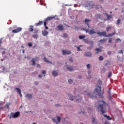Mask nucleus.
Masks as SVG:
<instances>
[{"label": "nucleus", "mask_w": 124, "mask_h": 124, "mask_svg": "<svg viewBox=\"0 0 124 124\" xmlns=\"http://www.w3.org/2000/svg\"><path fill=\"white\" fill-rule=\"evenodd\" d=\"M111 76H112V72H109L108 75V78H110Z\"/></svg>", "instance_id": "34"}, {"label": "nucleus", "mask_w": 124, "mask_h": 124, "mask_svg": "<svg viewBox=\"0 0 124 124\" xmlns=\"http://www.w3.org/2000/svg\"><path fill=\"white\" fill-rule=\"evenodd\" d=\"M54 18H55V16H48L45 19L44 21L46 22H48V21H51V20H53Z\"/></svg>", "instance_id": "13"}, {"label": "nucleus", "mask_w": 124, "mask_h": 124, "mask_svg": "<svg viewBox=\"0 0 124 124\" xmlns=\"http://www.w3.org/2000/svg\"><path fill=\"white\" fill-rule=\"evenodd\" d=\"M92 123H93V124H97V122H95V118H94V117L92 118Z\"/></svg>", "instance_id": "32"}, {"label": "nucleus", "mask_w": 124, "mask_h": 124, "mask_svg": "<svg viewBox=\"0 0 124 124\" xmlns=\"http://www.w3.org/2000/svg\"><path fill=\"white\" fill-rule=\"evenodd\" d=\"M91 21V19H88L87 18L85 19L84 21L85 25H87V27L89 28L90 29L91 28V27L90 26V22Z\"/></svg>", "instance_id": "8"}, {"label": "nucleus", "mask_w": 124, "mask_h": 124, "mask_svg": "<svg viewBox=\"0 0 124 124\" xmlns=\"http://www.w3.org/2000/svg\"><path fill=\"white\" fill-rule=\"evenodd\" d=\"M86 95H87V96H89V97H90L91 98H93V97H94V96H93V95L90 93H86Z\"/></svg>", "instance_id": "19"}, {"label": "nucleus", "mask_w": 124, "mask_h": 124, "mask_svg": "<svg viewBox=\"0 0 124 124\" xmlns=\"http://www.w3.org/2000/svg\"><path fill=\"white\" fill-rule=\"evenodd\" d=\"M68 82L70 83V84H72V83H73V80H72L71 79H69L68 80Z\"/></svg>", "instance_id": "48"}, {"label": "nucleus", "mask_w": 124, "mask_h": 124, "mask_svg": "<svg viewBox=\"0 0 124 124\" xmlns=\"http://www.w3.org/2000/svg\"><path fill=\"white\" fill-rule=\"evenodd\" d=\"M69 61L70 62H73V59H72V57L69 58Z\"/></svg>", "instance_id": "47"}, {"label": "nucleus", "mask_w": 124, "mask_h": 124, "mask_svg": "<svg viewBox=\"0 0 124 124\" xmlns=\"http://www.w3.org/2000/svg\"><path fill=\"white\" fill-rule=\"evenodd\" d=\"M63 37H64L65 38H66L67 37V34L66 33H64L63 34Z\"/></svg>", "instance_id": "44"}, {"label": "nucleus", "mask_w": 124, "mask_h": 124, "mask_svg": "<svg viewBox=\"0 0 124 124\" xmlns=\"http://www.w3.org/2000/svg\"><path fill=\"white\" fill-rule=\"evenodd\" d=\"M99 60L100 61H103L104 60V58H103V56H100L99 57Z\"/></svg>", "instance_id": "39"}, {"label": "nucleus", "mask_w": 124, "mask_h": 124, "mask_svg": "<svg viewBox=\"0 0 124 124\" xmlns=\"http://www.w3.org/2000/svg\"><path fill=\"white\" fill-rule=\"evenodd\" d=\"M104 118H106V119H107V120H108V121H111V120H112L111 117H110V116L107 115V114H104Z\"/></svg>", "instance_id": "21"}, {"label": "nucleus", "mask_w": 124, "mask_h": 124, "mask_svg": "<svg viewBox=\"0 0 124 124\" xmlns=\"http://www.w3.org/2000/svg\"><path fill=\"white\" fill-rule=\"evenodd\" d=\"M84 55L85 57H92V56H93V54H92V52H91L90 51H87V52H85Z\"/></svg>", "instance_id": "12"}, {"label": "nucleus", "mask_w": 124, "mask_h": 124, "mask_svg": "<svg viewBox=\"0 0 124 124\" xmlns=\"http://www.w3.org/2000/svg\"><path fill=\"white\" fill-rule=\"evenodd\" d=\"M86 95H87V96H89V97H90L91 98H93V97H94V96H93V95L90 93H86Z\"/></svg>", "instance_id": "18"}, {"label": "nucleus", "mask_w": 124, "mask_h": 124, "mask_svg": "<svg viewBox=\"0 0 124 124\" xmlns=\"http://www.w3.org/2000/svg\"><path fill=\"white\" fill-rule=\"evenodd\" d=\"M22 31V28L21 27H18L16 29H14L12 31V32L14 33H17V32H19Z\"/></svg>", "instance_id": "7"}, {"label": "nucleus", "mask_w": 124, "mask_h": 124, "mask_svg": "<svg viewBox=\"0 0 124 124\" xmlns=\"http://www.w3.org/2000/svg\"><path fill=\"white\" fill-rule=\"evenodd\" d=\"M5 107V108H7L8 109V108H9V104H6Z\"/></svg>", "instance_id": "52"}, {"label": "nucleus", "mask_w": 124, "mask_h": 124, "mask_svg": "<svg viewBox=\"0 0 124 124\" xmlns=\"http://www.w3.org/2000/svg\"><path fill=\"white\" fill-rule=\"evenodd\" d=\"M111 103H112V105H115V101H111Z\"/></svg>", "instance_id": "62"}, {"label": "nucleus", "mask_w": 124, "mask_h": 124, "mask_svg": "<svg viewBox=\"0 0 124 124\" xmlns=\"http://www.w3.org/2000/svg\"><path fill=\"white\" fill-rule=\"evenodd\" d=\"M68 96L69 97L70 100H71V101H73L74 98L76 97L75 96H73L70 94H68Z\"/></svg>", "instance_id": "17"}, {"label": "nucleus", "mask_w": 124, "mask_h": 124, "mask_svg": "<svg viewBox=\"0 0 124 124\" xmlns=\"http://www.w3.org/2000/svg\"><path fill=\"white\" fill-rule=\"evenodd\" d=\"M83 41H84V42L85 43H87V44H88V43H89V42L90 41H89L88 39H84Z\"/></svg>", "instance_id": "35"}, {"label": "nucleus", "mask_w": 124, "mask_h": 124, "mask_svg": "<svg viewBox=\"0 0 124 124\" xmlns=\"http://www.w3.org/2000/svg\"><path fill=\"white\" fill-rule=\"evenodd\" d=\"M79 114H85V111L83 110H82V109H81V111H79Z\"/></svg>", "instance_id": "51"}, {"label": "nucleus", "mask_w": 124, "mask_h": 124, "mask_svg": "<svg viewBox=\"0 0 124 124\" xmlns=\"http://www.w3.org/2000/svg\"><path fill=\"white\" fill-rule=\"evenodd\" d=\"M103 104H100L98 106V109L100 108V112H101L102 114H105L107 111H106V106H108V104L105 103V101H103Z\"/></svg>", "instance_id": "1"}, {"label": "nucleus", "mask_w": 124, "mask_h": 124, "mask_svg": "<svg viewBox=\"0 0 124 124\" xmlns=\"http://www.w3.org/2000/svg\"><path fill=\"white\" fill-rule=\"evenodd\" d=\"M119 54H122V55H124V51H123V49L119 50L118 51Z\"/></svg>", "instance_id": "42"}, {"label": "nucleus", "mask_w": 124, "mask_h": 124, "mask_svg": "<svg viewBox=\"0 0 124 124\" xmlns=\"http://www.w3.org/2000/svg\"><path fill=\"white\" fill-rule=\"evenodd\" d=\"M88 44L91 45V46H93V41H89Z\"/></svg>", "instance_id": "29"}, {"label": "nucleus", "mask_w": 124, "mask_h": 124, "mask_svg": "<svg viewBox=\"0 0 124 124\" xmlns=\"http://www.w3.org/2000/svg\"><path fill=\"white\" fill-rule=\"evenodd\" d=\"M98 88H99V90H98L97 88H96L95 90H94L93 93H96V94H97L99 96V97H101V98H102V94H101V86H98Z\"/></svg>", "instance_id": "4"}, {"label": "nucleus", "mask_w": 124, "mask_h": 124, "mask_svg": "<svg viewBox=\"0 0 124 124\" xmlns=\"http://www.w3.org/2000/svg\"><path fill=\"white\" fill-rule=\"evenodd\" d=\"M47 21H44V27L46 26V25H47Z\"/></svg>", "instance_id": "60"}, {"label": "nucleus", "mask_w": 124, "mask_h": 124, "mask_svg": "<svg viewBox=\"0 0 124 124\" xmlns=\"http://www.w3.org/2000/svg\"><path fill=\"white\" fill-rule=\"evenodd\" d=\"M86 66L88 69H89V68H91L90 64H88L87 65H86Z\"/></svg>", "instance_id": "53"}, {"label": "nucleus", "mask_w": 124, "mask_h": 124, "mask_svg": "<svg viewBox=\"0 0 124 124\" xmlns=\"http://www.w3.org/2000/svg\"><path fill=\"white\" fill-rule=\"evenodd\" d=\"M40 2H41V5H44V6H46V4H44L41 0H40Z\"/></svg>", "instance_id": "46"}, {"label": "nucleus", "mask_w": 124, "mask_h": 124, "mask_svg": "<svg viewBox=\"0 0 124 124\" xmlns=\"http://www.w3.org/2000/svg\"><path fill=\"white\" fill-rule=\"evenodd\" d=\"M28 46L29 47H31L32 46V43H31V42H30L28 44Z\"/></svg>", "instance_id": "43"}, {"label": "nucleus", "mask_w": 124, "mask_h": 124, "mask_svg": "<svg viewBox=\"0 0 124 124\" xmlns=\"http://www.w3.org/2000/svg\"><path fill=\"white\" fill-rule=\"evenodd\" d=\"M31 62H32V65H35V64H36V63L35 62V59L32 58V59L31 60Z\"/></svg>", "instance_id": "26"}, {"label": "nucleus", "mask_w": 124, "mask_h": 124, "mask_svg": "<svg viewBox=\"0 0 124 124\" xmlns=\"http://www.w3.org/2000/svg\"><path fill=\"white\" fill-rule=\"evenodd\" d=\"M108 99L109 100H112V95L111 94H109L108 95Z\"/></svg>", "instance_id": "45"}, {"label": "nucleus", "mask_w": 124, "mask_h": 124, "mask_svg": "<svg viewBox=\"0 0 124 124\" xmlns=\"http://www.w3.org/2000/svg\"><path fill=\"white\" fill-rule=\"evenodd\" d=\"M98 84H99V85H101V84H102V81L100 80H98Z\"/></svg>", "instance_id": "58"}, {"label": "nucleus", "mask_w": 124, "mask_h": 124, "mask_svg": "<svg viewBox=\"0 0 124 124\" xmlns=\"http://www.w3.org/2000/svg\"><path fill=\"white\" fill-rule=\"evenodd\" d=\"M55 106L56 108H58V107H62V105H60L59 104H55Z\"/></svg>", "instance_id": "37"}, {"label": "nucleus", "mask_w": 124, "mask_h": 124, "mask_svg": "<svg viewBox=\"0 0 124 124\" xmlns=\"http://www.w3.org/2000/svg\"><path fill=\"white\" fill-rule=\"evenodd\" d=\"M52 75L54 77H57V76H59V73H58V72H57V71H52Z\"/></svg>", "instance_id": "15"}, {"label": "nucleus", "mask_w": 124, "mask_h": 124, "mask_svg": "<svg viewBox=\"0 0 124 124\" xmlns=\"http://www.w3.org/2000/svg\"><path fill=\"white\" fill-rule=\"evenodd\" d=\"M95 51H96L97 52H98L99 53H101V49H100V48H96L95 49Z\"/></svg>", "instance_id": "36"}, {"label": "nucleus", "mask_w": 124, "mask_h": 124, "mask_svg": "<svg viewBox=\"0 0 124 124\" xmlns=\"http://www.w3.org/2000/svg\"><path fill=\"white\" fill-rule=\"evenodd\" d=\"M89 34H90V35H92V34H94V33H96V34H98V32H95V31H94V29H91L89 32H88Z\"/></svg>", "instance_id": "10"}, {"label": "nucleus", "mask_w": 124, "mask_h": 124, "mask_svg": "<svg viewBox=\"0 0 124 124\" xmlns=\"http://www.w3.org/2000/svg\"><path fill=\"white\" fill-rule=\"evenodd\" d=\"M108 43H112V38H108Z\"/></svg>", "instance_id": "49"}, {"label": "nucleus", "mask_w": 124, "mask_h": 124, "mask_svg": "<svg viewBox=\"0 0 124 124\" xmlns=\"http://www.w3.org/2000/svg\"><path fill=\"white\" fill-rule=\"evenodd\" d=\"M34 85H35V86H38V85H39V83L38 82V81H35Z\"/></svg>", "instance_id": "50"}, {"label": "nucleus", "mask_w": 124, "mask_h": 124, "mask_svg": "<svg viewBox=\"0 0 124 124\" xmlns=\"http://www.w3.org/2000/svg\"><path fill=\"white\" fill-rule=\"evenodd\" d=\"M83 6L85 7H93V6H94V3L92 1H85L83 4Z\"/></svg>", "instance_id": "5"}, {"label": "nucleus", "mask_w": 124, "mask_h": 124, "mask_svg": "<svg viewBox=\"0 0 124 124\" xmlns=\"http://www.w3.org/2000/svg\"><path fill=\"white\" fill-rule=\"evenodd\" d=\"M35 25L37 27H38V26H41L43 25V21H39V22L37 23H35Z\"/></svg>", "instance_id": "22"}, {"label": "nucleus", "mask_w": 124, "mask_h": 124, "mask_svg": "<svg viewBox=\"0 0 124 124\" xmlns=\"http://www.w3.org/2000/svg\"><path fill=\"white\" fill-rule=\"evenodd\" d=\"M16 93H21V89H20V88H16Z\"/></svg>", "instance_id": "28"}, {"label": "nucleus", "mask_w": 124, "mask_h": 124, "mask_svg": "<svg viewBox=\"0 0 124 124\" xmlns=\"http://www.w3.org/2000/svg\"><path fill=\"white\" fill-rule=\"evenodd\" d=\"M52 121H53V122H54V123H57V120H56V119L55 118H52Z\"/></svg>", "instance_id": "56"}, {"label": "nucleus", "mask_w": 124, "mask_h": 124, "mask_svg": "<svg viewBox=\"0 0 124 124\" xmlns=\"http://www.w3.org/2000/svg\"><path fill=\"white\" fill-rule=\"evenodd\" d=\"M77 50L78 51H81V48H80V46H77Z\"/></svg>", "instance_id": "59"}, {"label": "nucleus", "mask_w": 124, "mask_h": 124, "mask_svg": "<svg viewBox=\"0 0 124 124\" xmlns=\"http://www.w3.org/2000/svg\"><path fill=\"white\" fill-rule=\"evenodd\" d=\"M67 68V69H65ZM64 70H67V71H69L70 72H72L74 71V69L73 68V66H70L68 64H66L64 66Z\"/></svg>", "instance_id": "6"}, {"label": "nucleus", "mask_w": 124, "mask_h": 124, "mask_svg": "<svg viewBox=\"0 0 124 124\" xmlns=\"http://www.w3.org/2000/svg\"><path fill=\"white\" fill-rule=\"evenodd\" d=\"M93 45L87 46V49L89 51H90V50H92V49H93Z\"/></svg>", "instance_id": "25"}, {"label": "nucleus", "mask_w": 124, "mask_h": 124, "mask_svg": "<svg viewBox=\"0 0 124 124\" xmlns=\"http://www.w3.org/2000/svg\"><path fill=\"white\" fill-rule=\"evenodd\" d=\"M96 19H99L101 20V21H102L103 20V18H102V16L100 14H98L95 16Z\"/></svg>", "instance_id": "16"}, {"label": "nucleus", "mask_w": 124, "mask_h": 124, "mask_svg": "<svg viewBox=\"0 0 124 124\" xmlns=\"http://www.w3.org/2000/svg\"><path fill=\"white\" fill-rule=\"evenodd\" d=\"M82 31H86V33H88V32L89 33V30H87L86 28L82 29Z\"/></svg>", "instance_id": "40"}, {"label": "nucleus", "mask_w": 124, "mask_h": 124, "mask_svg": "<svg viewBox=\"0 0 124 124\" xmlns=\"http://www.w3.org/2000/svg\"><path fill=\"white\" fill-rule=\"evenodd\" d=\"M25 97L29 98V99H31L32 98V94H27L25 95Z\"/></svg>", "instance_id": "20"}, {"label": "nucleus", "mask_w": 124, "mask_h": 124, "mask_svg": "<svg viewBox=\"0 0 124 124\" xmlns=\"http://www.w3.org/2000/svg\"><path fill=\"white\" fill-rule=\"evenodd\" d=\"M106 15H107L108 20H110L111 18V16L110 15H108L107 13H106Z\"/></svg>", "instance_id": "30"}, {"label": "nucleus", "mask_w": 124, "mask_h": 124, "mask_svg": "<svg viewBox=\"0 0 124 124\" xmlns=\"http://www.w3.org/2000/svg\"><path fill=\"white\" fill-rule=\"evenodd\" d=\"M112 28L111 27H107L106 29L107 31H109V30H111Z\"/></svg>", "instance_id": "41"}, {"label": "nucleus", "mask_w": 124, "mask_h": 124, "mask_svg": "<svg viewBox=\"0 0 124 124\" xmlns=\"http://www.w3.org/2000/svg\"><path fill=\"white\" fill-rule=\"evenodd\" d=\"M116 41H119L118 42H122V40L120 38L116 39Z\"/></svg>", "instance_id": "54"}, {"label": "nucleus", "mask_w": 124, "mask_h": 124, "mask_svg": "<svg viewBox=\"0 0 124 124\" xmlns=\"http://www.w3.org/2000/svg\"><path fill=\"white\" fill-rule=\"evenodd\" d=\"M76 102L77 103H79V102H80L81 100H82V98H78V99H76Z\"/></svg>", "instance_id": "38"}, {"label": "nucleus", "mask_w": 124, "mask_h": 124, "mask_svg": "<svg viewBox=\"0 0 124 124\" xmlns=\"http://www.w3.org/2000/svg\"><path fill=\"white\" fill-rule=\"evenodd\" d=\"M62 55H70L71 54V51L70 50H62Z\"/></svg>", "instance_id": "11"}, {"label": "nucleus", "mask_w": 124, "mask_h": 124, "mask_svg": "<svg viewBox=\"0 0 124 124\" xmlns=\"http://www.w3.org/2000/svg\"><path fill=\"white\" fill-rule=\"evenodd\" d=\"M44 62H48L49 63H52V62L48 61V60H47V58L46 57L44 58Z\"/></svg>", "instance_id": "24"}, {"label": "nucleus", "mask_w": 124, "mask_h": 124, "mask_svg": "<svg viewBox=\"0 0 124 124\" xmlns=\"http://www.w3.org/2000/svg\"><path fill=\"white\" fill-rule=\"evenodd\" d=\"M48 33H49V32H48L47 31L44 30V31H42V34L43 35V36L48 35Z\"/></svg>", "instance_id": "14"}, {"label": "nucleus", "mask_w": 124, "mask_h": 124, "mask_svg": "<svg viewBox=\"0 0 124 124\" xmlns=\"http://www.w3.org/2000/svg\"><path fill=\"white\" fill-rule=\"evenodd\" d=\"M85 37H86V36L84 35H81L78 36V38L79 39H84V38H85Z\"/></svg>", "instance_id": "27"}, {"label": "nucleus", "mask_w": 124, "mask_h": 124, "mask_svg": "<svg viewBox=\"0 0 124 124\" xmlns=\"http://www.w3.org/2000/svg\"><path fill=\"white\" fill-rule=\"evenodd\" d=\"M29 30H30V31H33V29L32 28H30Z\"/></svg>", "instance_id": "64"}, {"label": "nucleus", "mask_w": 124, "mask_h": 124, "mask_svg": "<svg viewBox=\"0 0 124 124\" xmlns=\"http://www.w3.org/2000/svg\"><path fill=\"white\" fill-rule=\"evenodd\" d=\"M32 37H33V38H34L35 39H37V38H38V35H32Z\"/></svg>", "instance_id": "31"}, {"label": "nucleus", "mask_w": 124, "mask_h": 124, "mask_svg": "<svg viewBox=\"0 0 124 124\" xmlns=\"http://www.w3.org/2000/svg\"><path fill=\"white\" fill-rule=\"evenodd\" d=\"M98 35H99L100 36H105V37H112L113 35H115L116 34V32H112L111 33H109L108 35L106 34V31H104L102 32L100 31H98Z\"/></svg>", "instance_id": "2"}, {"label": "nucleus", "mask_w": 124, "mask_h": 124, "mask_svg": "<svg viewBox=\"0 0 124 124\" xmlns=\"http://www.w3.org/2000/svg\"><path fill=\"white\" fill-rule=\"evenodd\" d=\"M9 117V119L11 120L13 119H18L19 116H20V111H16V112H11L10 115H8Z\"/></svg>", "instance_id": "3"}, {"label": "nucleus", "mask_w": 124, "mask_h": 124, "mask_svg": "<svg viewBox=\"0 0 124 124\" xmlns=\"http://www.w3.org/2000/svg\"><path fill=\"white\" fill-rule=\"evenodd\" d=\"M120 22H121V19L119 18L117 20V25H119V24H120Z\"/></svg>", "instance_id": "55"}, {"label": "nucleus", "mask_w": 124, "mask_h": 124, "mask_svg": "<svg viewBox=\"0 0 124 124\" xmlns=\"http://www.w3.org/2000/svg\"><path fill=\"white\" fill-rule=\"evenodd\" d=\"M108 93H109V94H111V90L110 89H109V90L108 91Z\"/></svg>", "instance_id": "63"}, {"label": "nucleus", "mask_w": 124, "mask_h": 124, "mask_svg": "<svg viewBox=\"0 0 124 124\" xmlns=\"http://www.w3.org/2000/svg\"><path fill=\"white\" fill-rule=\"evenodd\" d=\"M61 119H62V118H61L60 116H57V120L58 123H61Z\"/></svg>", "instance_id": "33"}, {"label": "nucleus", "mask_w": 124, "mask_h": 124, "mask_svg": "<svg viewBox=\"0 0 124 124\" xmlns=\"http://www.w3.org/2000/svg\"><path fill=\"white\" fill-rule=\"evenodd\" d=\"M57 28L58 29L57 30V31H63V30H64L63 25L62 24H59L58 26H57Z\"/></svg>", "instance_id": "9"}, {"label": "nucleus", "mask_w": 124, "mask_h": 124, "mask_svg": "<svg viewBox=\"0 0 124 124\" xmlns=\"http://www.w3.org/2000/svg\"><path fill=\"white\" fill-rule=\"evenodd\" d=\"M99 42H100V43H102V44H103V43H104V42H105L106 41H107V39L103 38V39H101V40H99Z\"/></svg>", "instance_id": "23"}, {"label": "nucleus", "mask_w": 124, "mask_h": 124, "mask_svg": "<svg viewBox=\"0 0 124 124\" xmlns=\"http://www.w3.org/2000/svg\"><path fill=\"white\" fill-rule=\"evenodd\" d=\"M36 66L37 67L40 68V64H37Z\"/></svg>", "instance_id": "61"}, {"label": "nucleus", "mask_w": 124, "mask_h": 124, "mask_svg": "<svg viewBox=\"0 0 124 124\" xmlns=\"http://www.w3.org/2000/svg\"><path fill=\"white\" fill-rule=\"evenodd\" d=\"M42 74H43L44 75V74H46V71H45V70L42 71Z\"/></svg>", "instance_id": "57"}]
</instances>
